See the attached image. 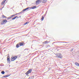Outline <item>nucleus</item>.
Listing matches in <instances>:
<instances>
[{
    "label": "nucleus",
    "instance_id": "f03ea898",
    "mask_svg": "<svg viewBox=\"0 0 79 79\" xmlns=\"http://www.w3.org/2000/svg\"><path fill=\"white\" fill-rule=\"evenodd\" d=\"M17 58H18V56H15L14 57L12 56L11 58V61H13L16 59H17Z\"/></svg>",
    "mask_w": 79,
    "mask_h": 79
},
{
    "label": "nucleus",
    "instance_id": "4be33fe9",
    "mask_svg": "<svg viewBox=\"0 0 79 79\" xmlns=\"http://www.w3.org/2000/svg\"><path fill=\"white\" fill-rule=\"evenodd\" d=\"M6 0H4L3 1H4L5 2H6Z\"/></svg>",
    "mask_w": 79,
    "mask_h": 79
},
{
    "label": "nucleus",
    "instance_id": "9d476101",
    "mask_svg": "<svg viewBox=\"0 0 79 79\" xmlns=\"http://www.w3.org/2000/svg\"><path fill=\"white\" fill-rule=\"evenodd\" d=\"M44 43H45V44H48L49 42L48 41H46L44 42Z\"/></svg>",
    "mask_w": 79,
    "mask_h": 79
},
{
    "label": "nucleus",
    "instance_id": "423d86ee",
    "mask_svg": "<svg viewBox=\"0 0 79 79\" xmlns=\"http://www.w3.org/2000/svg\"><path fill=\"white\" fill-rule=\"evenodd\" d=\"M41 0H37L36 1V5H39L40 2H41Z\"/></svg>",
    "mask_w": 79,
    "mask_h": 79
},
{
    "label": "nucleus",
    "instance_id": "6ab92c4d",
    "mask_svg": "<svg viewBox=\"0 0 79 79\" xmlns=\"http://www.w3.org/2000/svg\"><path fill=\"white\" fill-rule=\"evenodd\" d=\"M7 61H10V58H8L7 57Z\"/></svg>",
    "mask_w": 79,
    "mask_h": 79
},
{
    "label": "nucleus",
    "instance_id": "20e7f679",
    "mask_svg": "<svg viewBox=\"0 0 79 79\" xmlns=\"http://www.w3.org/2000/svg\"><path fill=\"white\" fill-rule=\"evenodd\" d=\"M56 55L57 56L58 58H62V56L61 55V53L56 54Z\"/></svg>",
    "mask_w": 79,
    "mask_h": 79
},
{
    "label": "nucleus",
    "instance_id": "6e6552de",
    "mask_svg": "<svg viewBox=\"0 0 79 79\" xmlns=\"http://www.w3.org/2000/svg\"><path fill=\"white\" fill-rule=\"evenodd\" d=\"M19 47H20L19 44H17V45H16V48H19Z\"/></svg>",
    "mask_w": 79,
    "mask_h": 79
},
{
    "label": "nucleus",
    "instance_id": "0eeeda50",
    "mask_svg": "<svg viewBox=\"0 0 79 79\" xmlns=\"http://www.w3.org/2000/svg\"><path fill=\"white\" fill-rule=\"evenodd\" d=\"M21 16H19V17H18V16H16L15 17H14L12 19V20H13L14 19H16V18H17V19H18V18H20Z\"/></svg>",
    "mask_w": 79,
    "mask_h": 79
},
{
    "label": "nucleus",
    "instance_id": "f3484780",
    "mask_svg": "<svg viewBox=\"0 0 79 79\" xmlns=\"http://www.w3.org/2000/svg\"><path fill=\"white\" fill-rule=\"evenodd\" d=\"M29 22H27L25 23H24V25H26L27 24H29Z\"/></svg>",
    "mask_w": 79,
    "mask_h": 79
},
{
    "label": "nucleus",
    "instance_id": "412c9836",
    "mask_svg": "<svg viewBox=\"0 0 79 79\" xmlns=\"http://www.w3.org/2000/svg\"><path fill=\"white\" fill-rule=\"evenodd\" d=\"M7 18L8 19H11V18H12L11 17H8Z\"/></svg>",
    "mask_w": 79,
    "mask_h": 79
},
{
    "label": "nucleus",
    "instance_id": "7ed1b4c3",
    "mask_svg": "<svg viewBox=\"0 0 79 79\" xmlns=\"http://www.w3.org/2000/svg\"><path fill=\"white\" fill-rule=\"evenodd\" d=\"M7 22V20H4L1 22V25H3V24H6Z\"/></svg>",
    "mask_w": 79,
    "mask_h": 79
},
{
    "label": "nucleus",
    "instance_id": "f8f14e48",
    "mask_svg": "<svg viewBox=\"0 0 79 79\" xmlns=\"http://www.w3.org/2000/svg\"><path fill=\"white\" fill-rule=\"evenodd\" d=\"M75 64H76V66H79V63L76 62V63H75Z\"/></svg>",
    "mask_w": 79,
    "mask_h": 79
},
{
    "label": "nucleus",
    "instance_id": "ddd939ff",
    "mask_svg": "<svg viewBox=\"0 0 79 79\" xmlns=\"http://www.w3.org/2000/svg\"><path fill=\"white\" fill-rule=\"evenodd\" d=\"M20 46H23V45H24V44L23 43H20V44H19Z\"/></svg>",
    "mask_w": 79,
    "mask_h": 79
},
{
    "label": "nucleus",
    "instance_id": "1a4fd4ad",
    "mask_svg": "<svg viewBox=\"0 0 79 79\" xmlns=\"http://www.w3.org/2000/svg\"><path fill=\"white\" fill-rule=\"evenodd\" d=\"M42 2L43 3H45V2H47V0H42Z\"/></svg>",
    "mask_w": 79,
    "mask_h": 79
},
{
    "label": "nucleus",
    "instance_id": "f257e3e1",
    "mask_svg": "<svg viewBox=\"0 0 79 79\" xmlns=\"http://www.w3.org/2000/svg\"><path fill=\"white\" fill-rule=\"evenodd\" d=\"M30 8L31 9H35V8H36V6H34L31 7H28L26 9H25L23 10V11L24 12L26 11L27 10H28V9H29Z\"/></svg>",
    "mask_w": 79,
    "mask_h": 79
},
{
    "label": "nucleus",
    "instance_id": "dca6fc26",
    "mask_svg": "<svg viewBox=\"0 0 79 79\" xmlns=\"http://www.w3.org/2000/svg\"><path fill=\"white\" fill-rule=\"evenodd\" d=\"M2 18H6V17L5 16V15H2Z\"/></svg>",
    "mask_w": 79,
    "mask_h": 79
},
{
    "label": "nucleus",
    "instance_id": "2eb2a0df",
    "mask_svg": "<svg viewBox=\"0 0 79 79\" xmlns=\"http://www.w3.org/2000/svg\"><path fill=\"white\" fill-rule=\"evenodd\" d=\"M44 17L43 16H42V18L41 19V21H43L44 20Z\"/></svg>",
    "mask_w": 79,
    "mask_h": 79
},
{
    "label": "nucleus",
    "instance_id": "4468645a",
    "mask_svg": "<svg viewBox=\"0 0 79 79\" xmlns=\"http://www.w3.org/2000/svg\"><path fill=\"white\" fill-rule=\"evenodd\" d=\"M18 15V14H16L15 15H12L11 16V18H13V16H16V15Z\"/></svg>",
    "mask_w": 79,
    "mask_h": 79
},
{
    "label": "nucleus",
    "instance_id": "9b49d317",
    "mask_svg": "<svg viewBox=\"0 0 79 79\" xmlns=\"http://www.w3.org/2000/svg\"><path fill=\"white\" fill-rule=\"evenodd\" d=\"M5 3V1H3L2 2V3H1V5H3V4H4V3Z\"/></svg>",
    "mask_w": 79,
    "mask_h": 79
},
{
    "label": "nucleus",
    "instance_id": "aec40b11",
    "mask_svg": "<svg viewBox=\"0 0 79 79\" xmlns=\"http://www.w3.org/2000/svg\"><path fill=\"white\" fill-rule=\"evenodd\" d=\"M8 76H9V75H7L5 76V77H8Z\"/></svg>",
    "mask_w": 79,
    "mask_h": 79
},
{
    "label": "nucleus",
    "instance_id": "a211bd4d",
    "mask_svg": "<svg viewBox=\"0 0 79 79\" xmlns=\"http://www.w3.org/2000/svg\"><path fill=\"white\" fill-rule=\"evenodd\" d=\"M1 73L2 74H5V72L2 71L1 72Z\"/></svg>",
    "mask_w": 79,
    "mask_h": 79
},
{
    "label": "nucleus",
    "instance_id": "39448f33",
    "mask_svg": "<svg viewBox=\"0 0 79 79\" xmlns=\"http://www.w3.org/2000/svg\"><path fill=\"white\" fill-rule=\"evenodd\" d=\"M32 72V69H30V70H28L27 72L25 73V74H26L27 75V74H30V73H31Z\"/></svg>",
    "mask_w": 79,
    "mask_h": 79
}]
</instances>
